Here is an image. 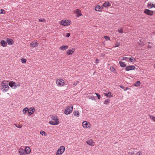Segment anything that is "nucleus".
<instances>
[{
    "instance_id": "18",
    "label": "nucleus",
    "mask_w": 155,
    "mask_h": 155,
    "mask_svg": "<svg viewBox=\"0 0 155 155\" xmlns=\"http://www.w3.org/2000/svg\"><path fill=\"white\" fill-rule=\"evenodd\" d=\"M6 41L8 44L9 45H12L14 44V41L12 39L7 38L6 39Z\"/></svg>"
},
{
    "instance_id": "54",
    "label": "nucleus",
    "mask_w": 155,
    "mask_h": 155,
    "mask_svg": "<svg viewBox=\"0 0 155 155\" xmlns=\"http://www.w3.org/2000/svg\"><path fill=\"white\" fill-rule=\"evenodd\" d=\"M148 43H149V44H150V42H148Z\"/></svg>"
},
{
    "instance_id": "7",
    "label": "nucleus",
    "mask_w": 155,
    "mask_h": 155,
    "mask_svg": "<svg viewBox=\"0 0 155 155\" xmlns=\"http://www.w3.org/2000/svg\"><path fill=\"white\" fill-rule=\"evenodd\" d=\"M82 126L85 129L90 128L91 127L90 123L86 121H84L82 122Z\"/></svg>"
},
{
    "instance_id": "27",
    "label": "nucleus",
    "mask_w": 155,
    "mask_h": 155,
    "mask_svg": "<svg viewBox=\"0 0 155 155\" xmlns=\"http://www.w3.org/2000/svg\"><path fill=\"white\" fill-rule=\"evenodd\" d=\"M141 84V83L140 81H137L135 84H134V85L136 87H137L140 86Z\"/></svg>"
},
{
    "instance_id": "19",
    "label": "nucleus",
    "mask_w": 155,
    "mask_h": 155,
    "mask_svg": "<svg viewBox=\"0 0 155 155\" xmlns=\"http://www.w3.org/2000/svg\"><path fill=\"white\" fill-rule=\"evenodd\" d=\"M111 5V4L108 2H106L104 3L102 5V6L106 8H107L109 6H110Z\"/></svg>"
},
{
    "instance_id": "44",
    "label": "nucleus",
    "mask_w": 155,
    "mask_h": 155,
    "mask_svg": "<svg viewBox=\"0 0 155 155\" xmlns=\"http://www.w3.org/2000/svg\"><path fill=\"white\" fill-rule=\"evenodd\" d=\"M95 94L97 95V98L98 99H100V98L101 96L99 94H98L97 93H95Z\"/></svg>"
},
{
    "instance_id": "47",
    "label": "nucleus",
    "mask_w": 155,
    "mask_h": 155,
    "mask_svg": "<svg viewBox=\"0 0 155 155\" xmlns=\"http://www.w3.org/2000/svg\"><path fill=\"white\" fill-rule=\"evenodd\" d=\"M99 61V60L97 59L95 60V63L96 64H98L99 62L98 61Z\"/></svg>"
},
{
    "instance_id": "17",
    "label": "nucleus",
    "mask_w": 155,
    "mask_h": 155,
    "mask_svg": "<svg viewBox=\"0 0 155 155\" xmlns=\"http://www.w3.org/2000/svg\"><path fill=\"white\" fill-rule=\"evenodd\" d=\"M147 7L149 8H151L153 7L155 8V4H153L150 2L148 3Z\"/></svg>"
},
{
    "instance_id": "11",
    "label": "nucleus",
    "mask_w": 155,
    "mask_h": 155,
    "mask_svg": "<svg viewBox=\"0 0 155 155\" xmlns=\"http://www.w3.org/2000/svg\"><path fill=\"white\" fill-rule=\"evenodd\" d=\"M144 12L146 14L149 15H152L153 14V11L150 10L148 9H146Z\"/></svg>"
},
{
    "instance_id": "37",
    "label": "nucleus",
    "mask_w": 155,
    "mask_h": 155,
    "mask_svg": "<svg viewBox=\"0 0 155 155\" xmlns=\"http://www.w3.org/2000/svg\"><path fill=\"white\" fill-rule=\"evenodd\" d=\"M135 154L133 151L130 152L128 153V155H135Z\"/></svg>"
},
{
    "instance_id": "30",
    "label": "nucleus",
    "mask_w": 155,
    "mask_h": 155,
    "mask_svg": "<svg viewBox=\"0 0 155 155\" xmlns=\"http://www.w3.org/2000/svg\"><path fill=\"white\" fill-rule=\"evenodd\" d=\"M40 134L42 136L44 135L45 136H46L47 135V134L43 130H41L40 131Z\"/></svg>"
},
{
    "instance_id": "45",
    "label": "nucleus",
    "mask_w": 155,
    "mask_h": 155,
    "mask_svg": "<svg viewBox=\"0 0 155 155\" xmlns=\"http://www.w3.org/2000/svg\"><path fill=\"white\" fill-rule=\"evenodd\" d=\"M127 58L128 59V58L124 57H123L122 58V60H123L126 61L127 59Z\"/></svg>"
},
{
    "instance_id": "6",
    "label": "nucleus",
    "mask_w": 155,
    "mask_h": 155,
    "mask_svg": "<svg viewBox=\"0 0 155 155\" xmlns=\"http://www.w3.org/2000/svg\"><path fill=\"white\" fill-rule=\"evenodd\" d=\"M73 106L72 105L69 106L68 107L64 110V114H65L68 115L71 113L73 109Z\"/></svg>"
},
{
    "instance_id": "8",
    "label": "nucleus",
    "mask_w": 155,
    "mask_h": 155,
    "mask_svg": "<svg viewBox=\"0 0 155 155\" xmlns=\"http://www.w3.org/2000/svg\"><path fill=\"white\" fill-rule=\"evenodd\" d=\"M8 84L12 89H15L17 87V86L16 85V83L13 81H10L9 82L8 81Z\"/></svg>"
},
{
    "instance_id": "1",
    "label": "nucleus",
    "mask_w": 155,
    "mask_h": 155,
    "mask_svg": "<svg viewBox=\"0 0 155 155\" xmlns=\"http://www.w3.org/2000/svg\"><path fill=\"white\" fill-rule=\"evenodd\" d=\"M8 81L4 80L1 83V89L3 93L7 92L9 89L8 86Z\"/></svg>"
},
{
    "instance_id": "26",
    "label": "nucleus",
    "mask_w": 155,
    "mask_h": 155,
    "mask_svg": "<svg viewBox=\"0 0 155 155\" xmlns=\"http://www.w3.org/2000/svg\"><path fill=\"white\" fill-rule=\"evenodd\" d=\"M73 113L74 116L76 117H78L79 116V112L78 111H75Z\"/></svg>"
},
{
    "instance_id": "4",
    "label": "nucleus",
    "mask_w": 155,
    "mask_h": 155,
    "mask_svg": "<svg viewBox=\"0 0 155 155\" xmlns=\"http://www.w3.org/2000/svg\"><path fill=\"white\" fill-rule=\"evenodd\" d=\"M71 23V21L69 20H62L61 21L59 24L61 25L64 26H68Z\"/></svg>"
},
{
    "instance_id": "20",
    "label": "nucleus",
    "mask_w": 155,
    "mask_h": 155,
    "mask_svg": "<svg viewBox=\"0 0 155 155\" xmlns=\"http://www.w3.org/2000/svg\"><path fill=\"white\" fill-rule=\"evenodd\" d=\"M68 48V46L67 45H62L59 48L60 50L61 51H65Z\"/></svg>"
},
{
    "instance_id": "49",
    "label": "nucleus",
    "mask_w": 155,
    "mask_h": 155,
    "mask_svg": "<svg viewBox=\"0 0 155 155\" xmlns=\"http://www.w3.org/2000/svg\"><path fill=\"white\" fill-rule=\"evenodd\" d=\"M128 89H130V88H128L126 87V88L124 90V91H126L127 90H128Z\"/></svg>"
},
{
    "instance_id": "51",
    "label": "nucleus",
    "mask_w": 155,
    "mask_h": 155,
    "mask_svg": "<svg viewBox=\"0 0 155 155\" xmlns=\"http://www.w3.org/2000/svg\"><path fill=\"white\" fill-rule=\"evenodd\" d=\"M17 87L18 86V87H19L20 86V83H19V84H18V85H17Z\"/></svg>"
},
{
    "instance_id": "16",
    "label": "nucleus",
    "mask_w": 155,
    "mask_h": 155,
    "mask_svg": "<svg viewBox=\"0 0 155 155\" xmlns=\"http://www.w3.org/2000/svg\"><path fill=\"white\" fill-rule=\"evenodd\" d=\"M86 143L91 146H94V142L92 139L88 140L86 141Z\"/></svg>"
},
{
    "instance_id": "34",
    "label": "nucleus",
    "mask_w": 155,
    "mask_h": 155,
    "mask_svg": "<svg viewBox=\"0 0 155 155\" xmlns=\"http://www.w3.org/2000/svg\"><path fill=\"white\" fill-rule=\"evenodd\" d=\"M120 45V42H118L117 41L115 44V46H114V47H118Z\"/></svg>"
},
{
    "instance_id": "42",
    "label": "nucleus",
    "mask_w": 155,
    "mask_h": 155,
    "mask_svg": "<svg viewBox=\"0 0 155 155\" xmlns=\"http://www.w3.org/2000/svg\"><path fill=\"white\" fill-rule=\"evenodd\" d=\"M142 154L141 152L139 151L137 152L135 154L136 155H141Z\"/></svg>"
},
{
    "instance_id": "33",
    "label": "nucleus",
    "mask_w": 155,
    "mask_h": 155,
    "mask_svg": "<svg viewBox=\"0 0 155 155\" xmlns=\"http://www.w3.org/2000/svg\"><path fill=\"white\" fill-rule=\"evenodd\" d=\"M110 70L113 72L114 73H115L116 70L113 67H111L110 68Z\"/></svg>"
},
{
    "instance_id": "3",
    "label": "nucleus",
    "mask_w": 155,
    "mask_h": 155,
    "mask_svg": "<svg viewBox=\"0 0 155 155\" xmlns=\"http://www.w3.org/2000/svg\"><path fill=\"white\" fill-rule=\"evenodd\" d=\"M56 83L58 87H62L64 85L65 81L63 79L59 78L56 80Z\"/></svg>"
},
{
    "instance_id": "36",
    "label": "nucleus",
    "mask_w": 155,
    "mask_h": 155,
    "mask_svg": "<svg viewBox=\"0 0 155 155\" xmlns=\"http://www.w3.org/2000/svg\"><path fill=\"white\" fill-rule=\"evenodd\" d=\"M21 61L22 63L25 64L26 62V60L25 58H22L21 59Z\"/></svg>"
},
{
    "instance_id": "31",
    "label": "nucleus",
    "mask_w": 155,
    "mask_h": 155,
    "mask_svg": "<svg viewBox=\"0 0 155 155\" xmlns=\"http://www.w3.org/2000/svg\"><path fill=\"white\" fill-rule=\"evenodd\" d=\"M150 118L153 121L155 122V117L151 115H149Z\"/></svg>"
},
{
    "instance_id": "24",
    "label": "nucleus",
    "mask_w": 155,
    "mask_h": 155,
    "mask_svg": "<svg viewBox=\"0 0 155 155\" xmlns=\"http://www.w3.org/2000/svg\"><path fill=\"white\" fill-rule=\"evenodd\" d=\"M104 94L105 96L107 97H112V94L110 91L108 92L107 93H104Z\"/></svg>"
},
{
    "instance_id": "48",
    "label": "nucleus",
    "mask_w": 155,
    "mask_h": 155,
    "mask_svg": "<svg viewBox=\"0 0 155 155\" xmlns=\"http://www.w3.org/2000/svg\"><path fill=\"white\" fill-rule=\"evenodd\" d=\"M140 45H145V44L143 42H141L140 43Z\"/></svg>"
},
{
    "instance_id": "13",
    "label": "nucleus",
    "mask_w": 155,
    "mask_h": 155,
    "mask_svg": "<svg viewBox=\"0 0 155 155\" xmlns=\"http://www.w3.org/2000/svg\"><path fill=\"white\" fill-rule=\"evenodd\" d=\"M35 109L34 107H30L28 110V115H31L34 113Z\"/></svg>"
},
{
    "instance_id": "46",
    "label": "nucleus",
    "mask_w": 155,
    "mask_h": 155,
    "mask_svg": "<svg viewBox=\"0 0 155 155\" xmlns=\"http://www.w3.org/2000/svg\"><path fill=\"white\" fill-rule=\"evenodd\" d=\"M66 36L67 37H68L70 36V34L69 33H67L66 34Z\"/></svg>"
},
{
    "instance_id": "35",
    "label": "nucleus",
    "mask_w": 155,
    "mask_h": 155,
    "mask_svg": "<svg viewBox=\"0 0 155 155\" xmlns=\"http://www.w3.org/2000/svg\"><path fill=\"white\" fill-rule=\"evenodd\" d=\"M110 100L109 99H107L104 101V103L105 104H108Z\"/></svg>"
},
{
    "instance_id": "22",
    "label": "nucleus",
    "mask_w": 155,
    "mask_h": 155,
    "mask_svg": "<svg viewBox=\"0 0 155 155\" xmlns=\"http://www.w3.org/2000/svg\"><path fill=\"white\" fill-rule=\"evenodd\" d=\"M119 63L120 64V66L122 68L125 67L127 65V64H125L124 62H123L122 61H120Z\"/></svg>"
},
{
    "instance_id": "25",
    "label": "nucleus",
    "mask_w": 155,
    "mask_h": 155,
    "mask_svg": "<svg viewBox=\"0 0 155 155\" xmlns=\"http://www.w3.org/2000/svg\"><path fill=\"white\" fill-rule=\"evenodd\" d=\"M18 152L20 153V155H23L24 154V150L22 148L19 149L18 150Z\"/></svg>"
},
{
    "instance_id": "2",
    "label": "nucleus",
    "mask_w": 155,
    "mask_h": 155,
    "mask_svg": "<svg viewBox=\"0 0 155 155\" xmlns=\"http://www.w3.org/2000/svg\"><path fill=\"white\" fill-rule=\"evenodd\" d=\"M51 119V120L49 121V122L50 124L53 125H56L59 124V120L57 116H52Z\"/></svg>"
},
{
    "instance_id": "21",
    "label": "nucleus",
    "mask_w": 155,
    "mask_h": 155,
    "mask_svg": "<svg viewBox=\"0 0 155 155\" xmlns=\"http://www.w3.org/2000/svg\"><path fill=\"white\" fill-rule=\"evenodd\" d=\"M25 152L28 154L30 153L31 152V149L29 147H25Z\"/></svg>"
},
{
    "instance_id": "5",
    "label": "nucleus",
    "mask_w": 155,
    "mask_h": 155,
    "mask_svg": "<svg viewBox=\"0 0 155 155\" xmlns=\"http://www.w3.org/2000/svg\"><path fill=\"white\" fill-rule=\"evenodd\" d=\"M65 150V147L64 146H61L57 150L56 153V155H62L64 151Z\"/></svg>"
},
{
    "instance_id": "32",
    "label": "nucleus",
    "mask_w": 155,
    "mask_h": 155,
    "mask_svg": "<svg viewBox=\"0 0 155 155\" xmlns=\"http://www.w3.org/2000/svg\"><path fill=\"white\" fill-rule=\"evenodd\" d=\"M0 14H6L5 11L3 9H1L0 10Z\"/></svg>"
},
{
    "instance_id": "41",
    "label": "nucleus",
    "mask_w": 155,
    "mask_h": 155,
    "mask_svg": "<svg viewBox=\"0 0 155 155\" xmlns=\"http://www.w3.org/2000/svg\"><path fill=\"white\" fill-rule=\"evenodd\" d=\"M15 126L16 127L18 128H21L22 127V126L21 125H17V124H15Z\"/></svg>"
},
{
    "instance_id": "29",
    "label": "nucleus",
    "mask_w": 155,
    "mask_h": 155,
    "mask_svg": "<svg viewBox=\"0 0 155 155\" xmlns=\"http://www.w3.org/2000/svg\"><path fill=\"white\" fill-rule=\"evenodd\" d=\"M28 107H25L23 110V113L24 114H25L28 111Z\"/></svg>"
},
{
    "instance_id": "43",
    "label": "nucleus",
    "mask_w": 155,
    "mask_h": 155,
    "mask_svg": "<svg viewBox=\"0 0 155 155\" xmlns=\"http://www.w3.org/2000/svg\"><path fill=\"white\" fill-rule=\"evenodd\" d=\"M39 20L40 22H44V21H45V19H44V18L39 19Z\"/></svg>"
},
{
    "instance_id": "23",
    "label": "nucleus",
    "mask_w": 155,
    "mask_h": 155,
    "mask_svg": "<svg viewBox=\"0 0 155 155\" xmlns=\"http://www.w3.org/2000/svg\"><path fill=\"white\" fill-rule=\"evenodd\" d=\"M0 43L2 45L3 47H5L7 45V43L6 41L4 40H2L0 42Z\"/></svg>"
},
{
    "instance_id": "9",
    "label": "nucleus",
    "mask_w": 155,
    "mask_h": 155,
    "mask_svg": "<svg viewBox=\"0 0 155 155\" xmlns=\"http://www.w3.org/2000/svg\"><path fill=\"white\" fill-rule=\"evenodd\" d=\"M74 13L76 15V17L78 18L82 15L81 10L78 9H77L74 10Z\"/></svg>"
},
{
    "instance_id": "50",
    "label": "nucleus",
    "mask_w": 155,
    "mask_h": 155,
    "mask_svg": "<svg viewBox=\"0 0 155 155\" xmlns=\"http://www.w3.org/2000/svg\"><path fill=\"white\" fill-rule=\"evenodd\" d=\"M151 47H152V46L149 45H148L147 46L148 48H151Z\"/></svg>"
},
{
    "instance_id": "40",
    "label": "nucleus",
    "mask_w": 155,
    "mask_h": 155,
    "mask_svg": "<svg viewBox=\"0 0 155 155\" xmlns=\"http://www.w3.org/2000/svg\"><path fill=\"white\" fill-rule=\"evenodd\" d=\"M118 31L120 33H123V29L122 28H121L120 29L118 30Z\"/></svg>"
},
{
    "instance_id": "53",
    "label": "nucleus",
    "mask_w": 155,
    "mask_h": 155,
    "mask_svg": "<svg viewBox=\"0 0 155 155\" xmlns=\"http://www.w3.org/2000/svg\"><path fill=\"white\" fill-rule=\"evenodd\" d=\"M153 67L155 68V64L154 65Z\"/></svg>"
},
{
    "instance_id": "15",
    "label": "nucleus",
    "mask_w": 155,
    "mask_h": 155,
    "mask_svg": "<svg viewBox=\"0 0 155 155\" xmlns=\"http://www.w3.org/2000/svg\"><path fill=\"white\" fill-rule=\"evenodd\" d=\"M75 48H72L68 50L66 52L67 54L69 55L71 54L74 51Z\"/></svg>"
},
{
    "instance_id": "52",
    "label": "nucleus",
    "mask_w": 155,
    "mask_h": 155,
    "mask_svg": "<svg viewBox=\"0 0 155 155\" xmlns=\"http://www.w3.org/2000/svg\"><path fill=\"white\" fill-rule=\"evenodd\" d=\"M120 87L121 88H124V87H123V86H120Z\"/></svg>"
},
{
    "instance_id": "12",
    "label": "nucleus",
    "mask_w": 155,
    "mask_h": 155,
    "mask_svg": "<svg viewBox=\"0 0 155 155\" xmlns=\"http://www.w3.org/2000/svg\"><path fill=\"white\" fill-rule=\"evenodd\" d=\"M135 69V67L134 65H130L127 66L125 68L126 71H128L131 70H134Z\"/></svg>"
},
{
    "instance_id": "28",
    "label": "nucleus",
    "mask_w": 155,
    "mask_h": 155,
    "mask_svg": "<svg viewBox=\"0 0 155 155\" xmlns=\"http://www.w3.org/2000/svg\"><path fill=\"white\" fill-rule=\"evenodd\" d=\"M128 59L130 61L132 62H135L136 61V60L134 57L128 58Z\"/></svg>"
},
{
    "instance_id": "10",
    "label": "nucleus",
    "mask_w": 155,
    "mask_h": 155,
    "mask_svg": "<svg viewBox=\"0 0 155 155\" xmlns=\"http://www.w3.org/2000/svg\"><path fill=\"white\" fill-rule=\"evenodd\" d=\"M103 8V6L97 5L95 6L94 9L96 11L101 12Z\"/></svg>"
},
{
    "instance_id": "38",
    "label": "nucleus",
    "mask_w": 155,
    "mask_h": 155,
    "mask_svg": "<svg viewBox=\"0 0 155 155\" xmlns=\"http://www.w3.org/2000/svg\"><path fill=\"white\" fill-rule=\"evenodd\" d=\"M79 83V81H75L73 83V85L75 86L77 85Z\"/></svg>"
},
{
    "instance_id": "14",
    "label": "nucleus",
    "mask_w": 155,
    "mask_h": 155,
    "mask_svg": "<svg viewBox=\"0 0 155 155\" xmlns=\"http://www.w3.org/2000/svg\"><path fill=\"white\" fill-rule=\"evenodd\" d=\"M38 43L36 41H33L30 43V47L32 48L36 47L38 46Z\"/></svg>"
},
{
    "instance_id": "39",
    "label": "nucleus",
    "mask_w": 155,
    "mask_h": 155,
    "mask_svg": "<svg viewBox=\"0 0 155 155\" xmlns=\"http://www.w3.org/2000/svg\"><path fill=\"white\" fill-rule=\"evenodd\" d=\"M104 38L106 41L109 40H110V37L107 36H105Z\"/></svg>"
}]
</instances>
